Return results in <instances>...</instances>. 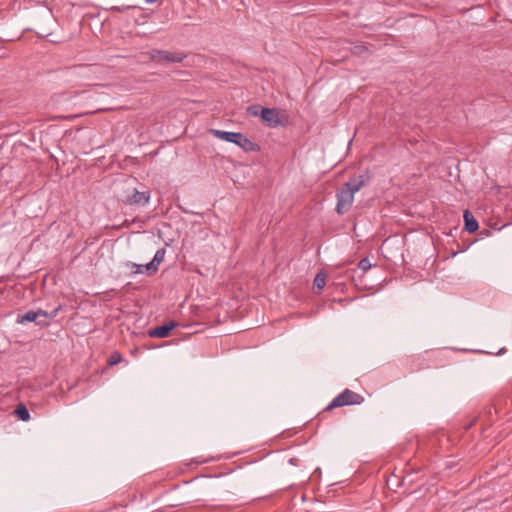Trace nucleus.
Wrapping results in <instances>:
<instances>
[{
  "label": "nucleus",
  "mask_w": 512,
  "mask_h": 512,
  "mask_svg": "<svg viewBox=\"0 0 512 512\" xmlns=\"http://www.w3.org/2000/svg\"><path fill=\"white\" fill-rule=\"evenodd\" d=\"M60 309L61 306H58L51 312H47L42 309H38L37 311L29 310L23 314H18L16 322L18 324H24L26 322H35L36 325L44 327L49 324L48 319L56 317Z\"/></svg>",
  "instance_id": "f257e3e1"
},
{
  "label": "nucleus",
  "mask_w": 512,
  "mask_h": 512,
  "mask_svg": "<svg viewBox=\"0 0 512 512\" xmlns=\"http://www.w3.org/2000/svg\"><path fill=\"white\" fill-rule=\"evenodd\" d=\"M213 460H214V458L208 459V458H203V457H197V458L193 459V463L199 465V464L207 463V462H210Z\"/></svg>",
  "instance_id": "aec40b11"
},
{
  "label": "nucleus",
  "mask_w": 512,
  "mask_h": 512,
  "mask_svg": "<svg viewBox=\"0 0 512 512\" xmlns=\"http://www.w3.org/2000/svg\"><path fill=\"white\" fill-rule=\"evenodd\" d=\"M358 267L363 271H367L371 268V263L368 258H363L360 260Z\"/></svg>",
  "instance_id": "6ab92c4d"
},
{
  "label": "nucleus",
  "mask_w": 512,
  "mask_h": 512,
  "mask_svg": "<svg viewBox=\"0 0 512 512\" xmlns=\"http://www.w3.org/2000/svg\"><path fill=\"white\" fill-rule=\"evenodd\" d=\"M464 228L468 233L477 231L479 225L473 214L469 210L464 211Z\"/></svg>",
  "instance_id": "9b49d317"
},
{
  "label": "nucleus",
  "mask_w": 512,
  "mask_h": 512,
  "mask_svg": "<svg viewBox=\"0 0 512 512\" xmlns=\"http://www.w3.org/2000/svg\"><path fill=\"white\" fill-rule=\"evenodd\" d=\"M364 402V397L348 388L338 394L326 407V410H332L334 408L360 405Z\"/></svg>",
  "instance_id": "f03ea898"
},
{
  "label": "nucleus",
  "mask_w": 512,
  "mask_h": 512,
  "mask_svg": "<svg viewBox=\"0 0 512 512\" xmlns=\"http://www.w3.org/2000/svg\"><path fill=\"white\" fill-rule=\"evenodd\" d=\"M150 59L158 64L180 63L186 55L181 52H170L167 50L153 49L148 52Z\"/></svg>",
  "instance_id": "7ed1b4c3"
},
{
  "label": "nucleus",
  "mask_w": 512,
  "mask_h": 512,
  "mask_svg": "<svg viewBox=\"0 0 512 512\" xmlns=\"http://www.w3.org/2000/svg\"><path fill=\"white\" fill-rule=\"evenodd\" d=\"M343 185H348V188H350V190L355 194L366 185V179L363 175H359L350 179Z\"/></svg>",
  "instance_id": "f8f14e48"
},
{
  "label": "nucleus",
  "mask_w": 512,
  "mask_h": 512,
  "mask_svg": "<svg viewBox=\"0 0 512 512\" xmlns=\"http://www.w3.org/2000/svg\"><path fill=\"white\" fill-rule=\"evenodd\" d=\"M354 193L348 188V185H343L336 193L337 204L336 212L343 215L348 212L354 201Z\"/></svg>",
  "instance_id": "20e7f679"
},
{
  "label": "nucleus",
  "mask_w": 512,
  "mask_h": 512,
  "mask_svg": "<svg viewBox=\"0 0 512 512\" xmlns=\"http://www.w3.org/2000/svg\"><path fill=\"white\" fill-rule=\"evenodd\" d=\"M351 51L354 55L360 57H366L369 54V50L365 45H355Z\"/></svg>",
  "instance_id": "2eb2a0df"
},
{
  "label": "nucleus",
  "mask_w": 512,
  "mask_h": 512,
  "mask_svg": "<svg viewBox=\"0 0 512 512\" xmlns=\"http://www.w3.org/2000/svg\"><path fill=\"white\" fill-rule=\"evenodd\" d=\"M209 133L217 139L236 144L237 139H240L239 132L223 131L219 129H210Z\"/></svg>",
  "instance_id": "1a4fd4ad"
},
{
  "label": "nucleus",
  "mask_w": 512,
  "mask_h": 512,
  "mask_svg": "<svg viewBox=\"0 0 512 512\" xmlns=\"http://www.w3.org/2000/svg\"><path fill=\"white\" fill-rule=\"evenodd\" d=\"M150 200L149 191H138L134 189L133 193L125 199V203L129 205H146Z\"/></svg>",
  "instance_id": "423d86ee"
},
{
  "label": "nucleus",
  "mask_w": 512,
  "mask_h": 512,
  "mask_svg": "<svg viewBox=\"0 0 512 512\" xmlns=\"http://www.w3.org/2000/svg\"><path fill=\"white\" fill-rule=\"evenodd\" d=\"M261 119L267 126L275 128L281 125V120L279 117V112L277 109L271 108H262L261 109Z\"/></svg>",
  "instance_id": "39448f33"
},
{
  "label": "nucleus",
  "mask_w": 512,
  "mask_h": 512,
  "mask_svg": "<svg viewBox=\"0 0 512 512\" xmlns=\"http://www.w3.org/2000/svg\"><path fill=\"white\" fill-rule=\"evenodd\" d=\"M240 147L244 152H259L260 146L247 138L244 134L240 133V139H237L236 144Z\"/></svg>",
  "instance_id": "9d476101"
},
{
  "label": "nucleus",
  "mask_w": 512,
  "mask_h": 512,
  "mask_svg": "<svg viewBox=\"0 0 512 512\" xmlns=\"http://www.w3.org/2000/svg\"><path fill=\"white\" fill-rule=\"evenodd\" d=\"M326 285V274L324 272H319L314 278L313 286L317 290H322Z\"/></svg>",
  "instance_id": "ddd939ff"
},
{
  "label": "nucleus",
  "mask_w": 512,
  "mask_h": 512,
  "mask_svg": "<svg viewBox=\"0 0 512 512\" xmlns=\"http://www.w3.org/2000/svg\"><path fill=\"white\" fill-rule=\"evenodd\" d=\"M125 265H126L127 268H130L132 270L133 274L147 272L145 270V265L136 264V263H133V262H127Z\"/></svg>",
  "instance_id": "dca6fc26"
},
{
  "label": "nucleus",
  "mask_w": 512,
  "mask_h": 512,
  "mask_svg": "<svg viewBox=\"0 0 512 512\" xmlns=\"http://www.w3.org/2000/svg\"><path fill=\"white\" fill-rule=\"evenodd\" d=\"M166 255V249L160 248L156 251L153 259L145 264V270L148 274L155 273L158 271L159 265L164 261Z\"/></svg>",
  "instance_id": "6e6552de"
},
{
  "label": "nucleus",
  "mask_w": 512,
  "mask_h": 512,
  "mask_svg": "<svg viewBox=\"0 0 512 512\" xmlns=\"http://www.w3.org/2000/svg\"><path fill=\"white\" fill-rule=\"evenodd\" d=\"M122 361V355L119 352H113L108 359V364L114 366Z\"/></svg>",
  "instance_id": "f3484780"
},
{
  "label": "nucleus",
  "mask_w": 512,
  "mask_h": 512,
  "mask_svg": "<svg viewBox=\"0 0 512 512\" xmlns=\"http://www.w3.org/2000/svg\"><path fill=\"white\" fill-rule=\"evenodd\" d=\"M147 2L152 3V2H154V0H147Z\"/></svg>",
  "instance_id": "412c9836"
},
{
  "label": "nucleus",
  "mask_w": 512,
  "mask_h": 512,
  "mask_svg": "<svg viewBox=\"0 0 512 512\" xmlns=\"http://www.w3.org/2000/svg\"><path fill=\"white\" fill-rule=\"evenodd\" d=\"M177 326L174 321H169L161 326H157L148 331V336L152 338H166L170 332Z\"/></svg>",
  "instance_id": "0eeeda50"
},
{
  "label": "nucleus",
  "mask_w": 512,
  "mask_h": 512,
  "mask_svg": "<svg viewBox=\"0 0 512 512\" xmlns=\"http://www.w3.org/2000/svg\"><path fill=\"white\" fill-rule=\"evenodd\" d=\"M262 108L263 107H261L260 105H252V106L248 107L247 111L252 116H258V115L261 116V109Z\"/></svg>",
  "instance_id": "a211bd4d"
},
{
  "label": "nucleus",
  "mask_w": 512,
  "mask_h": 512,
  "mask_svg": "<svg viewBox=\"0 0 512 512\" xmlns=\"http://www.w3.org/2000/svg\"><path fill=\"white\" fill-rule=\"evenodd\" d=\"M15 414L22 421H28L30 419V413L24 404H19L15 410Z\"/></svg>",
  "instance_id": "4468645a"
}]
</instances>
